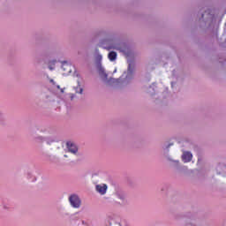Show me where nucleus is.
<instances>
[{
  "mask_svg": "<svg viewBox=\"0 0 226 226\" xmlns=\"http://www.w3.org/2000/svg\"><path fill=\"white\" fill-rule=\"evenodd\" d=\"M69 202L71 203V206H72V207H76L79 208L80 207V198H79V196L77 195H72L69 198Z\"/></svg>",
  "mask_w": 226,
  "mask_h": 226,
  "instance_id": "f257e3e1",
  "label": "nucleus"
},
{
  "mask_svg": "<svg viewBox=\"0 0 226 226\" xmlns=\"http://www.w3.org/2000/svg\"><path fill=\"white\" fill-rule=\"evenodd\" d=\"M66 146L69 153H72V154H76L77 151H79L77 145L73 142L69 141L66 143Z\"/></svg>",
  "mask_w": 226,
  "mask_h": 226,
  "instance_id": "f03ea898",
  "label": "nucleus"
},
{
  "mask_svg": "<svg viewBox=\"0 0 226 226\" xmlns=\"http://www.w3.org/2000/svg\"><path fill=\"white\" fill-rule=\"evenodd\" d=\"M96 192L100 193L101 195H105L107 193V185H96Z\"/></svg>",
  "mask_w": 226,
  "mask_h": 226,
  "instance_id": "7ed1b4c3",
  "label": "nucleus"
},
{
  "mask_svg": "<svg viewBox=\"0 0 226 226\" xmlns=\"http://www.w3.org/2000/svg\"><path fill=\"white\" fill-rule=\"evenodd\" d=\"M193 155L190 152H185L182 155V160L185 163H188V162H192V158Z\"/></svg>",
  "mask_w": 226,
  "mask_h": 226,
  "instance_id": "20e7f679",
  "label": "nucleus"
},
{
  "mask_svg": "<svg viewBox=\"0 0 226 226\" xmlns=\"http://www.w3.org/2000/svg\"><path fill=\"white\" fill-rule=\"evenodd\" d=\"M62 69L65 73H72V65L66 62H64L62 64Z\"/></svg>",
  "mask_w": 226,
  "mask_h": 226,
  "instance_id": "39448f33",
  "label": "nucleus"
},
{
  "mask_svg": "<svg viewBox=\"0 0 226 226\" xmlns=\"http://www.w3.org/2000/svg\"><path fill=\"white\" fill-rule=\"evenodd\" d=\"M108 58L109 59V61H116V59H117V53H116V51L109 52L108 55Z\"/></svg>",
  "mask_w": 226,
  "mask_h": 226,
  "instance_id": "423d86ee",
  "label": "nucleus"
},
{
  "mask_svg": "<svg viewBox=\"0 0 226 226\" xmlns=\"http://www.w3.org/2000/svg\"><path fill=\"white\" fill-rule=\"evenodd\" d=\"M99 74H100L102 77H104V79H107V73H105V71H104L102 68H100V69H99Z\"/></svg>",
  "mask_w": 226,
  "mask_h": 226,
  "instance_id": "0eeeda50",
  "label": "nucleus"
},
{
  "mask_svg": "<svg viewBox=\"0 0 226 226\" xmlns=\"http://www.w3.org/2000/svg\"><path fill=\"white\" fill-rule=\"evenodd\" d=\"M83 91H84V89L80 88V89H79V94H82V92H83Z\"/></svg>",
  "mask_w": 226,
  "mask_h": 226,
  "instance_id": "6e6552de",
  "label": "nucleus"
},
{
  "mask_svg": "<svg viewBox=\"0 0 226 226\" xmlns=\"http://www.w3.org/2000/svg\"><path fill=\"white\" fill-rule=\"evenodd\" d=\"M50 82H52V84H54V79H50Z\"/></svg>",
  "mask_w": 226,
  "mask_h": 226,
  "instance_id": "1a4fd4ad",
  "label": "nucleus"
},
{
  "mask_svg": "<svg viewBox=\"0 0 226 226\" xmlns=\"http://www.w3.org/2000/svg\"><path fill=\"white\" fill-rule=\"evenodd\" d=\"M49 70H54V68H52V67H49Z\"/></svg>",
  "mask_w": 226,
  "mask_h": 226,
  "instance_id": "9d476101",
  "label": "nucleus"
},
{
  "mask_svg": "<svg viewBox=\"0 0 226 226\" xmlns=\"http://www.w3.org/2000/svg\"><path fill=\"white\" fill-rule=\"evenodd\" d=\"M82 226H84V222H82V224H81Z\"/></svg>",
  "mask_w": 226,
  "mask_h": 226,
  "instance_id": "9b49d317",
  "label": "nucleus"
},
{
  "mask_svg": "<svg viewBox=\"0 0 226 226\" xmlns=\"http://www.w3.org/2000/svg\"><path fill=\"white\" fill-rule=\"evenodd\" d=\"M120 199H124L123 197H120Z\"/></svg>",
  "mask_w": 226,
  "mask_h": 226,
  "instance_id": "f8f14e48",
  "label": "nucleus"
}]
</instances>
